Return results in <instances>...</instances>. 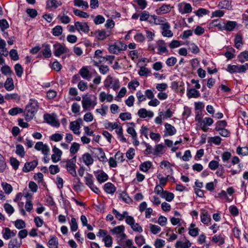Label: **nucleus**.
<instances>
[{
  "label": "nucleus",
  "mask_w": 248,
  "mask_h": 248,
  "mask_svg": "<svg viewBox=\"0 0 248 248\" xmlns=\"http://www.w3.org/2000/svg\"><path fill=\"white\" fill-rule=\"evenodd\" d=\"M3 238L5 240H8L10 238L14 237L16 235V232L11 231L9 228H4L2 231Z\"/></svg>",
  "instance_id": "obj_20"
},
{
  "label": "nucleus",
  "mask_w": 248,
  "mask_h": 248,
  "mask_svg": "<svg viewBox=\"0 0 248 248\" xmlns=\"http://www.w3.org/2000/svg\"><path fill=\"white\" fill-rule=\"evenodd\" d=\"M81 119H78L77 121L71 122L70 123V129L72 130L74 134L79 135L80 132L79 129L80 128V123H82Z\"/></svg>",
  "instance_id": "obj_12"
},
{
  "label": "nucleus",
  "mask_w": 248,
  "mask_h": 248,
  "mask_svg": "<svg viewBox=\"0 0 248 248\" xmlns=\"http://www.w3.org/2000/svg\"><path fill=\"white\" fill-rule=\"evenodd\" d=\"M126 48L127 46L126 45L119 42L109 45L108 50L111 53L117 54L121 51L126 50Z\"/></svg>",
  "instance_id": "obj_6"
},
{
  "label": "nucleus",
  "mask_w": 248,
  "mask_h": 248,
  "mask_svg": "<svg viewBox=\"0 0 248 248\" xmlns=\"http://www.w3.org/2000/svg\"><path fill=\"white\" fill-rule=\"evenodd\" d=\"M96 179L99 183H102L108 179V175L103 171L94 172Z\"/></svg>",
  "instance_id": "obj_23"
},
{
  "label": "nucleus",
  "mask_w": 248,
  "mask_h": 248,
  "mask_svg": "<svg viewBox=\"0 0 248 248\" xmlns=\"http://www.w3.org/2000/svg\"><path fill=\"white\" fill-rule=\"evenodd\" d=\"M53 46L55 49L54 54L56 57H59L62 54L66 53L69 51L67 48L59 43L54 45Z\"/></svg>",
  "instance_id": "obj_10"
},
{
  "label": "nucleus",
  "mask_w": 248,
  "mask_h": 248,
  "mask_svg": "<svg viewBox=\"0 0 248 248\" xmlns=\"http://www.w3.org/2000/svg\"><path fill=\"white\" fill-rule=\"evenodd\" d=\"M124 227L123 225H120L114 227L111 230V232L113 234H120L122 232H124Z\"/></svg>",
  "instance_id": "obj_58"
},
{
  "label": "nucleus",
  "mask_w": 248,
  "mask_h": 248,
  "mask_svg": "<svg viewBox=\"0 0 248 248\" xmlns=\"http://www.w3.org/2000/svg\"><path fill=\"white\" fill-rule=\"evenodd\" d=\"M221 139L219 136H215L213 137H210L208 138V142L210 144H214L216 145H218L220 144Z\"/></svg>",
  "instance_id": "obj_48"
},
{
  "label": "nucleus",
  "mask_w": 248,
  "mask_h": 248,
  "mask_svg": "<svg viewBox=\"0 0 248 248\" xmlns=\"http://www.w3.org/2000/svg\"><path fill=\"white\" fill-rule=\"evenodd\" d=\"M170 25L168 23H166L164 25H163L162 27H160V29L162 30L161 34L162 36L166 37H171L173 35V33L172 31L170 30Z\"/></svg>",
  "instance_id": "obj_11"
},
{
  "label": "nucleus",
  "mask_w": 248,
  "mask_h": 248,
  "mask_svg": "<svg viewBox=\"0 0 248 248\" xmlns=\"http://www.w3.org/2000/svg\"><path fill=\"white\" fill-rule=\"evenodd\" d=\"M34 148L37 151H41L44 156H47L50 151L48 145L44 144L42 141L37 142L34 146Z\"/></svg>",
  "instance_id": "obj_8"
},
{
  "label": "nucleus",
  "mask_w": 248,
  "mask_h": 248,
  "mask_svg": "<svg viewBox=\"0 0 248 248\" xmlns=\"http://www.w3.org/2000/svg\"><path fill=\"white\" fill-rule=\"evenodd\" d=\"M61 3L59 4L56 0H47L46 1V8H57Z\"/></svg>",
  "instance_id": "obj_43"
},
{
  "label": "nucleus",
  "mask_w": 248,
  "mask_h": 248,
  "mask_svg": "<svg viewBox=\"0 0 248 248\" xmlns=\"http://www.w3.org/2000/svg\"><path fill=\"white\" fill-rule=\"evenodd\" d=\"M47 245L49 248H58L59 241L58 238L55 236H51L50 239L47 242Z\"/></svg>",
  "instance_id": "obj_27"
},
{
  "label": "nucleus",
  "mask_w": 248,
  "mask_h": 248,
  "mask_svg": "<svg viewBox=\"0 0 248 248\" xmlns=\"http://www.w3.org/2000/svg\"><path fill=\"white\" fill-rule=\"evenodd\" d=\"M85 183L89 187L92 186L93 183V176L90 173H87L84 177Z\"/></svg>",
  "instance_id": "obj_53"
},
{
  "label": "nucleus",
  "mask_w": 248,
  "mask_h": 248,
  "mask_svg": "<svg viewBox=\"0 0 248 248\" xmlns=\"http://www.w3.org/2000/svg\"><path fill=\"white\" fill-rule=\"evenodd\" d=\"M164 136H173L176 133L175 128L168 123L165 124Z\"/></svg>",
  "instance_id": "obj_17"
},
{
  "label": "nucleus",
  "mask_w": 248,
  "mask_h": 248,
  "mask_svg": "<svg viewBox=\"0 0 248 248\" xmlns=\"http://www.w3.org/2000/svg\"><path fill=\"white\" fill-rule=\"evenodd\" d=\"M1 186L3 190L6 194H10L13 190L12 186L7 183H2Z\"/></svg>",
  "instance_id": "obj_63"
},
{
  "label": "nucleus",
  "mask_w": 248,
  "mask_h": 248,
  "mask_svg": "<svg viewBox=\"0 0 248 248\" xmlns=\"http://www.w3.org/2000/svg\"><path fill=\"white\" fill-rule=\"evenodd\" d=\"M97 151V154L98 155V159L100 161L106 162L107 157L105 152L103 151L102 148H99L96 149Z\"/></svg>",
  "instance_id": "obj_42"
},
{
  "label": "nucleus",
  "mask_w": 248,
  "mask_h": 248,
  "mask_svg": "<svg viewBox=\"0 0 248 248\" xmlns=\"http://www.w3.org/2000/svg\"><path fill=\"white\" fill-rule=\"evenodd\" d=\"M76 157L72 159L66 160L62 161V163L65 167L67 171L73 176H76L77 175L75 169L76 166Z\"/></svg>",
  "instance_id": "obj_5"
},
{
  "label": "nucleus",
  "mask_w": 248,
  "mask_h": 248,
  "mask_svg": "<svg viewBox=\"0 0 248 248\" xmlns=\"http://www.w3.org/2000/svg\"><path fill=\"white\" fill-rule=\"evenodd\" d=\"M38 161L36 160L25 164L23 168V171L25 172L32 170L37 165Z\"/></svg>",
  "instance_id": "obj_19"
},
{
  "label": "nucleus",
  "mask_w": 248,
  "mask_h": 248,
  "mask_svg": "<svg viewBox=\"0 0 248 248\" xmlns=\"http://www.w3.org/2000/svg\"><path fill=\"white\" fill-rule=\"evenodd\" d=\"M52 151L53 154L51 155V159L54 163H56L61 160L62 152L56 146L53 147Z\"/></svg>",
  "instance_id": "obj_14"
},
{
  "label": "nucleus",
  "mask_w": 248,
  "mask_h": 248,
  "mask_svg": "<svg viewBox=\"0 0 248 248\" xmlns=\"http://www.w3.org/2000/svg\"><path fill=\"white\" fill-rule=\"evenodd\" d=\"M235 46L237 49H241L242 45V38L240 35L237 34L234 38Z\"/></svg>",
  "instance_id": "obj_45"
},
{
  "label": "nucleus",
  "mask_w": 248,
  "mask_h": 248,
  "mask_svg": "<svg viewBox=\"0 0 248 248\" xmlns=\"http://www.w3.org/2000/svg\"><path fill=\"white\" fill-rule=\"evenodd\" d=\"M157 177L159 180L160 185L164 186L166 184L169 179V175H167L166 177H163L161 173H159L157 174Z\"/></svg>",
  "instance_id": "obj_49"
},
{
  "label": "nucleus",
  "mask_w": 248,
  "mask_h": 248,
  "mask_svg": "<svg viewBox=\"0 0 248 248\" xmlns=\"http://www.w3.org/2000/svg\"><path fill=\"white\" fill-rule=\"evenodd\" d=\"M43 47L44 48L42 50V54L45 58H49L52 55L51 51L50 50V46L48 44H43Z\"/></svg>",
  "instance_id": "obj_30"
},
{
  "label": "nucleus",
  "mask_w": 248,
  "mask_h": 248,
  "mask_svg": "<svg viewBox=\"0 0 248 248\" xmlns=\"http://www.w3.org/2000/svg\"><path fill=\"white\" fill-rule=\"evenodd\" d=\"M16 153L21 157H23L25 155V152L23 146L21 144L16 145Z\"/></svg>",
  "instance_id": "obj_47"
},
{
  "label": "nucleus",
  "mask_w": 248,
  "mask_h": 248,
  "mask_svg": "<svg viewBox=\"0 0 248 248\" xmlns=\"http://www.w3.org/2000/svg\"><path fill=\"white\" fill-rule=\"evenodd\" d=\"M21 244V240L18 241L17 238H14L9 241L8 248H19Z\"/></svg>",
  "instance_id": "obj_33"
},
{
  "label": "nucleus",
  "mask_w": 248,
  "mask_h": 248,
  "mask_svg": "<svg viewBox=\"0 0 248 248\" xmlns=\"http://www.w3.org/2000/svg\"><path fill=\"white\" fill-rule=\"evenodd\" d=\"M236 153L238 155H248V147H238L236 149Z\"/></svg>",
  "instance_id": "obj_62"
},
{
  "label": "nucleus",
  "mask_w": 248,
  "mask_h": 248,
  "mask_svg": "<svg viewBox=\"0 0 248 248\" xmlns=\"http://www.w3.org/2000/svg\"><path fill=\"white\" fill-rule=\"evenodd\" d=\"M218 6L221 9H230L231 8V3L228 0L220 1L218 3Z\"/></svg>",
  "instance_id": "obj_60"
},
{
  "label": "nucleus",
  "mask_w": 248,
  "mask_h": 248,
  "mask_svg": "<svg viewBox=\"0 0 248 248\" xmlns=\"http://www.w3.org/2000/svg\"><path fill=\"white\" fill-rule=\"evenodd\" d=\"M171 10V7L169 4H163L159 9L156 10V13L158 15L167 14Z\"/></svg>",
  "instance_id": "obj_25"
},
{
  "label": "nucleus",
  "mask_w": 248,
  "mask_h": 248,
  "mask_svg": "<svg viewBox=\"0 0 248 248\" xmlns=\"http://www.w3.org/2000/svg\"><path fill=\"white\" fill-rule=\"evenodd\" d=\"M15 70L18 77H22L23 73V68L20 64L17 63L15 65Z\"/></svg>",
  "instance_id": "obj_54"
},
{
  "label": "nucleus",
  "mask_w": 248,
  "mask_h": 248,
  "mask_svg": "<svg viewBox=\"0 0 248 248\" xmlns=\"http://www.w3.org/2000/svg\"><path fill=\"white\" fill-rule=\"evenodd\" d=\"M201 221L204 224H208L211 220L210 216L206 211H203L201 215Z\"/></svg>",
  "instance_id": "obj_29"
},
{
  "label": "nucleus",
  "mask_w": 248,
  "mask_h": 248,
  "mask_svg": "<svg viewBox=\"0 0 248 248\" xmlns=\"http://www.w3.org/2000/svg\"><path fill=\"white\" fill-rule=\"evenodd\" d=\"M120 198L125 203H130L132 202V199L128 196V195L124 192L121 193Z\"/></svg>",
  "instance_id": "obj_64"
},
{
  "label": "nucleus",
  "mask_w": 248,
  "mask_h": 248,
  "mask_svg": "<svg viewBox=\"0 0 248 248\" xmlns=\"http://www.w3.org/2000/svg\"><path fill=\"white\" fill-rule=\"evenodd\" d=\"M99 100L103 102L106 100L108 102H111L113 99V96L110 94L106 93L105 92H101L99 95Z\"/></svg>",
  "instance_id": "obj_21"
},
{
  "label": "nucleus",
  "mask_w": 248,
  "mask_h": 248,
  "mask_svg": "<svg viewBox=\"0 0 248 248\" xmlns=\"http://www.w3.org/2000/svg\"><path fill=\"white\" fill-rule=\"evenodd\" d=\"M138 115L141 118L148 117L152 118L154 117V113L152 111L147 110L145 108H140L138 112Z\"/></svg>",
  "instance_id": "obj_18"
},
{
  "label": "nucleus",
  "mask_w": 248,
  "mask_h": 248,
  "mask_svg": "<svg viewBox=\"0 0 248 248\" xmlns=\"http://www.w3.org/2000/svg\"><path fill=\"white\" fill-rule=\"evenodd\" d=\"M172 116V112L170 108H168L165 112L160 111L158 113V116L155 120L156 124H161L162 120L170 118Z\"/></svg>",
  "instance_id": "obj_7"
},
{
  "label": "nucleus",
  "mask_w": 248,
  "mask_h": 248,
  "mask_svg": "<svg viewBox=\"0 0 248 248\" xmlns=\"http://www.w3.org/2000/svg\"><path fill=\"white\" fill-rule=\"evenodd\" d=\"M6 45L5 41L0 37V54L5 57L8 55V51L6 48Z\"/></svg>",
  "instance_id": "obj_31"
},
{
  "label": "nucleus",
  "mask_w": 248,
  "mask_h": 248,
  "mask_svg": "<svg viewBox=\"0 0 248 248\" xmlns=\"http://www.w3.org/2000/svg\"><path fill=\"white\" fill-rule=\"evenodd\" d=\"M16 228L18 230L23 229L26 227L25 222L22 219H17L15 222Z\"/></svg>",
  "instance_id": "obj_56"
},
{
  "label": "nucleus",
  "mask_w": 248,
  "mask_h": 248,
  "mask_svg": "<svg viewBox=\"0 0 248 248\" xmlns=\"http://www.w3.org/2000/svg\"><path fill=\"white\" fill-rule=\"evenodd\" d=\"M94 34L96 38L99 40H103L109 35L105 30L96 31L94 32Z\"/></svg>",
  "instance_id": "obj_24"
},
{
  "label": "nucleus",
  "mask_w": 248,
  "mask_h": 248,
  "mask_svg": "<svg viewBox=\"0 0 248 248\" xmlns=\"http://www.w3.org/2000/svg\"><path fill=\"white\" fill-rule=\"evenodd\" d=\"M237 23L234 21H227L225 22V31H232L237 26Z\"/></svg>",
  "instance_id": "obj_32"
},
{
  "label": "nucleus",
  "mask_w": 248,
  "mask_h": 248,
  "mask_svg": "<svg viewBox=\"0 0 248 248\" xmlns=\"http://www.w3.org/2000/svg\"><path fill=\"white\" fill-rule=\"evenodd\" d=\"M215 130L217 131H218L219 134L223 137H228L230 135V131L228 129L224 128H215Z\"/></svg>",
  "instance_id": "obj_50"
},
{
  "label": "nucleus",
  "mask_w": 248,
  "mask_h": 248,
  "mask_svg": "<svg viewBox=\"0 0 248 248\" xmlns=\"http://www.w3.org/2000/svg\"><path fill=\"white\" fill-rule=\"evenodd\" d=\"M75 26L78 32H88L89 31V27L86 22H76Z\"/></svg>",
  "instance_id": "obj_15"
},
{
  "label": "nucleus",
  "mask_w": 248,
  "mask_h": 248,
  "mask_svg": "<svg viewBox=\"0 0 248 248\" xmlns=\"http://www.w3.org/2000/svg\"><path fill=\"white\" fill-rule=\"evenodd\" d=\"M149 227L151 232L154 234L159 233L161 230V228L156 225L150 224Z\"/></svg>",
  "instance_id": "obj_57"
},
{
  "label": "nucleus",
  "mask_w": 248,
  "mask_h": 248,
  "mask_svg": "<svg viewBox=\"0 0 248 248\" xmlns=\"http://www.w3.org/2000/svg\"><path fill=\"white\" fill-rule=\"evenodd\" d=\"M114 80V79L110 75L108 76L104 82L105 87L106 88L110 87Z\"/></svg>",
  "instance_id": "obj_59"
},
{
  "label": "nucleus",
  "mask_w": 248,
  "mask_h": 248,
  "mask_svg": "<svg viewBox=\"0 0 248 248\" xmlns=\"http://www.w3.org/2000/svg\"><path fill=\"white\" fill-rule=\"evenodd\" d=\"M82 160L84 163L87 166L92 165L93 163V158L89 153H85L82 156Z\"/></svg>",
  "instance_id": "obj_22"
},
{
  "label": "nucleus",
  "mask_w": 248,
  "mask_h": 248,
  "mask_svg": "<svg viewBox=\"0 0 248 248\" xmlns=\"http://www.w3.org/2000/svg\"><path fill=\"white\" fill-rule=\"evenodd\" d=\"M62 27L60 25H57L52 29V33L55 36H59L62 34Z\"/></svg>",
  "instance_id": "obj_44"
},
{
  "label": "nucleus",
  "mask_w": 248,
  "mask_h": 248,
  "mask_svg": "<svg viewBox=\"0 0 248 248\" xmlns=\"http://www.w3.org/2000/svg\"><path fill=\"white\" fill-rule=\"evenodd\" d=\"M104 190L108 194H113L116 191V187L111 183H107L104 186Z\"/></svg>",
  "instance_id": "obj_34"
},
{
  "label": "nucleus",
  "mask_w": 248,
  "mask_h": 248,
  "mask_svg": "<svg viewBox=\"0 0 248 248\" xmlns=\"http://www.w3.org/2000/svg\"><path fill=\"white\" fill-rule=\"evenodd\" d=\"M38 108V105L37 101L34 99H30L25 109L26 113V119L30 120L32 119L34 114L37 111Z\"/></svg>",
  "instance_id": "obj_1"
},
{
  "label": "nucleus",
  "mask_w": 248,
  "mask_h": 248,
  "mask_svg": "<svg viewBox=\"0 0 248 248\" xmlns=\"http://www.w3.org/2000/svg\"><path fill=\"white\" fill-rule=\"evenodd\" d=\"M186 44L188 46V49L194 54H198L200 52V49L194 43L186 42Z\"/></svg>",
  "instance_id": "obj_35"
},
{
  "label": "nucleus",
  "mask_w": 248,
  "mask_h": 248,
  "mask_svg": "<svg viewBox=\"0 0 248 248\" xmlns=\"http://www.w3.org/2000/svg\"><path fill=\"white\" fill-rule=\"evenodd\" d=\"M44 120L46 123L54 126H59L60 123L52 115L46 114L44 115Z\"/></svg>",
  "instance_id": "obj_16"
},
{
  "label": "nucleus",
  "mask_w": 248,
  "mask_h": 248,
  "mask_svg": "<svg viewBox=\"0 0 248 248\" xmlns=\"http://www.w3.org/2000/svg\"><path fill=\"white\" fill-rule=\"evenodd\" d=\"M82 106L84 110L90 108H93L97 104V99L93 95L85 94L82 97Z\"/></svg>",
  "instance_id": "obj_2"
},
{
  "label": "nucleus",
  "mask_w": 248,
  "mask_h": 248,
  "mask_svg": "<svg viewBox=\"0 0 248 248\" xmlns=\"http://www.w3.org/2000/svg\"><path fill=\"white\" fill-rule=\"evenodd\" d=\"M152 164L150 161H145L141 163L139 168L140 170L143 172H147L148 170L151 168Z\"/></svg>",
  "instance_id": "obj_39"
},
{
  "label": "nucleus",
  "mask_w": 248,
  "mask_h": 248,
  "mask_svg": "<svg viewBox=\"0 0 248 248\" xmlns=\"http://www.w3.org/2000/svg\"><path fill=\"white\" fill-rule=\"evenodd\" d=\"M97 237L102 238V241L105 244L106 247L110 248L112 246V237L108 234L107 231L103 229H99L98 232L96 233Z\"/></svg>",
  "instance_id": "obj_4"
},
{
  "label": "nucleus",
  "mask_w": 248,
  "mask_h": 248,
  "mask_svg": "<svg viewBox=\"0 0 248 248\" xmlns=\"http://www.w3.org/2000/svg\"><path fill=\"white\" fill-rule=\"evenodd\" d=\"M74 4L75 6L78 7L85 8V9L89 8L88 3L83 0H74Z\"/></svg>",
  "instance_id": "obj_41"
},
{
  "label": "nucleus",
  "mask_w": 248,
  "mask_h": 248,
  "mask_svg": "<svg viewBox=\"0 0 248 248\" xmlns=\"http://www.w3.org/2000/svg\"><path fill=\"white\" fill-rule=\"evenodd\" d=\"M161 197L167 201L170 202L174 199V196L172 193L165 191L161 193Z\"/></svg>",
  "instance_id": "obj_40"
},
{
  "label": "nucleus",
  "mask_w": 248,
  "mask_h": 248,
  "mask_svg": "<svg viewBox=\"0 0 248 248\" xmlns=\"http://www.w3.org/2000/svg\"><path fill=\"white\" fill-rule=\"evenodd\" d=\"M79 74L84 79L88 80H90L91 78V76L90 73V71L86 67H82L79 71Z\"/></svg>",
  "instance_id": "obj_28"
},
{
  "label": "nucleus",
  "mask_w": 248,
  "mask_h": 248,
  "mask_svg": "<svg viewBox=\"0 0 248 248\" xmlns=\"http://www.w3.org/2000/svg\"><path fill=\"white\" fill-rule=\"evenodd\" d=\"M70 229L72 232H75L78 229V225L76 219L75 217L71 218L70 222Z\"/></svg>",
  "instance_id": "obj_61"
},
{
  "label": "nucleus",
  "mask_w": 248,
  "mask_h": 248,
  "mask_svg": "<svg viewBox=\"0 0 248 248\" xmlns=\"http://www.w3.org/2000/svg\"><path fill=\"white\" fill-rule=\"evenodd\" d=\"M23 112V109L18 107H15L10 109L9 110L8 113L11 116H15L19 113Z\"/></svg>",
  "instance_id": "obj_55"
},
{
  "label": "nucleus",
  "mask_w": 248,
  "mask_h": 248,
  "mask_svg": "<svg viewBox=\"0 0 248 248\" xmlns=\"http://www.w3.org/2000/svg\"><path fill=\"white\" fill-rule=\"evenodd\" d=\"M130 124L133 125V127H128L126 131L129 134L131 135L133 140L137 139V134L134 128V126H135V124L132 122L130 123Z\"/></svg>",
  "instance_id": "obj_46"
},
{
  "label": "nucleus",
  "mask_w": 248,
  "mask_h": 248,
  "mask_svg": "<svg viewBox=\"0 0 248 248\" xmlns=\"http://www.w3.org/2000/svg\"><path fill=\"white\" fill-rule=\"evenodd\" d=\"M4 87L8 91H12L14 89V81L12 78H7L4 83Z\"/></svg>",
  "instance_id": "obj_36"
},
{
  "label": "nucleus",
  "mask_w": 248,
  "mask_h": 248,
  "mask_svg": "<svg viewBox=\"0 0 248 248\" xmlns=\"http://www.w3.org/2000/svg\"><path fill=\"white\" fill-rule=\"evenodd\" d=\"M73 12L76 16L80 17L86 18L89 17V15L87 13L84 12L78 9H74Z\"/></svg>",
  "instance_id": "obj_52"
},
{
  "label": "nucleus",
  "mask_w": 248,
  "mask_h": 248,
  "mask_svg": "<svg viewBox=\"0 0 248 248\" xmlns=\"http://www.w3.org/2000/svg\"><path fill=\"white\" fill-rule=\"evenodd\" d=\"M156 45L157 47V54L162 55L164 53L168 54L169 52L167 48V44L163 40H159L156 41Z\"/></svg>",
  "instance_id": "obj_9"
},
{
  "label": "nucleus",
  "mask_w": 248,
  "mask_h": 248,
  "mask_svg": "<svg viewBox=\"0 0 248 248\" xmlns=\"http://www.w3.org/2000/svg\"><path fill=\"white\" fill-rule=\"evenodd\" d=\"M200 95V93L199 91L196 89H190L187 91V96L188 98H197Z\"/></svg>",
  "instance_id": "obj_37"
},
{
  "label": "nucleus",
  "mask_w": 248,
  "mask_h": 248,
  "mask_svg": "<svg viewBox=\"0 0 248 248\" xmlns=\"http://www.w3.org/2000/svg\"><path fill=\"white\" fill-rule=\"evenodd\" d=\"M152 18L154 19V23L155 25H159L162 27L166 23H168L167 19L164 17L157 16H152Z\"/></svg>",
  "instance_id": "obj_26"
},
{
  "label": "nucleus",
  "mask_w": 248,
  "mask_h": 248,
  "mask_svg": "<svg viewBox=\"0 0 248 248\" xmlns=\"http://www.w3.org/2000/svg\"><path fill=\"white\" fill-rule=\"evenodd\" d=\"M212 241L216 243H218L219 245H221L224 243V238L221 235H215L212 237Z\"/></svg>",
  "instance_id": "obj_51"
},
{
  "label": "nucleus",
  "mask_w": 248,
  "mask_h": 248,
  "mask_svg": "<svg viewBox=\"0 0 248 248\" xmlns=\"http://www.w3.org/2000/svg\"><path fill=\"white\" fill-rule=\"evenodd\" d=\"M191 243L189 241L187 240L185 242L182 241H177L175 243V246L177 248H189L191 247Z\"/></svg>",
  "instance_id": "obj_38"
},
{
  "label": "nucleus",
  "mask_w": 248,
  "mask_h": 248,
  "mask_svg": "<svg viewBox=\"0 0 248 248\" xmlns=\"http://www.w3.org/2000/svg\"><path fill=\"white\" fill-rule=\"evenodd\" d=\"M179 11L181 14L190 13L192 11L191 5L187 3H181L178 5Z\"/></svg>",
  "instance_id": "obj_13"
},
{
  "label": "nucleus",
  "mask_w": 248,
  "mask_h": 248,
  "mask_svg": "<svg viewBox=\"0 0 248 248\" xmlns=\"http://www.w3.org/2000/svg\"><path fill=\"white\" fill-rule=\"evenodd\" d=\"M201 115L198 113L196 117L195 120L198 122L200 128L203 131L206 132L208 129V126L211 125L213 123V120L209 117H205L202 119Z\"/></svg>",
  "instance_id": "obj_3"
}]
</instances>
